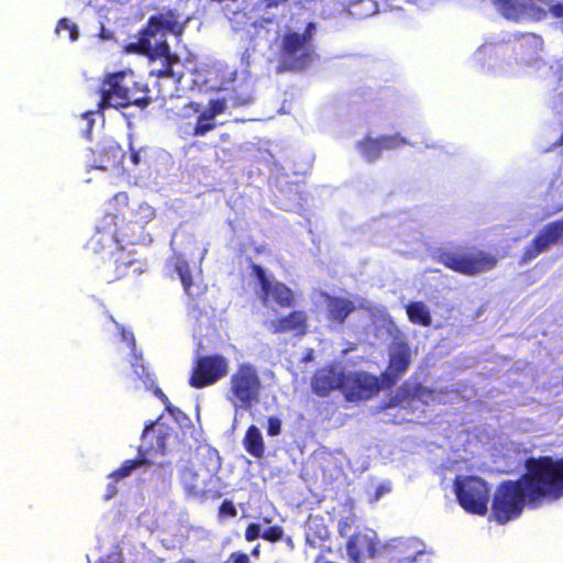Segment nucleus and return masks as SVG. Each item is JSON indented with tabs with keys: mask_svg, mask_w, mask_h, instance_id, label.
Wrapping results in <instances>:
<instances>
[{
	"mask_svg": "<svg viewBox=\"0 0 563 563\" xmlns=\"http://www.w3.org/2000/svg\"><path fill=\"white\" fill-rule=\"evenodd\" d=\"M131 345H132V347H134V346H135V340H134V338H133V335H132V334H131Z\"/></svg>",
	"mask_w": 563,
	"mask_h": 563,
	"instance_id": "53",
	"label": "nucleus"
},
{
	"mask_svg": "<svg viewBox=\"0 0 563 563\" xmlns=\"http://www.w3.org/2000/svg\"><path fill=\"white\" fill-rule=\"evenodd\" d=\"M155 395L163 401V404L165 405V409L169 413L174 415L176 411H179L177 408L173 407L168 397L163 393V390L161 388L156 387Z\"/></svg>",
	"mask_w": 563,
	"mask_h": 563,
	"instance_id": "37",
	"label": "nucleus"
},
{
	"mask_svg": "<svg viewBox=\"0 0 563 563\" xmlns=\"http://www.w3.org/2000/svg\"><path fill=\"white\" fill-rule=\"evenodd\" d=\"M497 11L515 22L540 21L547 18L541 0H492Z\"/></svg>",
	"mask_w": 563,
	"mask_h": 563,
	"instance_id": "12",
	"label": "nucleus"
},
{
	"mask_svg": "<svg viewBox=\"0 0 563 563\" xmlns=\"http://www.w3.org/2000/svg\"><path fill=\"white\" fill-rule=\"evenodd\" d=\"M384 490H385V489H384V487H383V486H379V487L377 488V490H376V496H375V500H377V499L380 497V495L384 493Z\"/></svg>",
	"mask_w": 563,
	"mask_h": 563,
	"instance_id": "49",
	"label": "nucleus"
},
{
	"mask_svg": "<svg viewBox=\"0 0 563 563\" xmlns=\"http://www.w3.org/2000/svg\"><path fill=\"white\" fill-rule=\"evenodd\" d=\"M282 432V421L279 418L272 416L267 419V434L269 437H276Z\"/></svg>",
	"mask_w": 563,
	"mask_h": 563,
	"instance_id": "35",
	"label": "nucleus"
},
{
	"mask_svg": "<svg viewBox=\"0 0 563 563\" xmlns=\"http://www.w3.org/2000/svg\"><path fill=\"white\" fill-rule=\"evenodd\" d=\"M411 364V347L407 340L396 339L388 349V364L380 374L383 385L386 388L394 387L406 374Z\"/></svg>",
	"mask_w": 563,
	"mask_h": 563,
	"instance_id": "11",
	"label": "nucleus"
},
{
	"mask_svg": "<svg viewBox=\"0 0 563 563\" xmlns=\"http://www.w3.org/2000/svg\"><path fill=\"white\" fill-rule=\"evenodd\" d=\"M168 432L162 424L151 422L145 427L142 433V443L139 446V455L164 454L166 451V441Z\"/></svg>",
	"mask_w": 563,
	"mask_h": 563,
	"instance_id": "18",
	"label": "nucleus"
},
{
	"mask_svg": "<svg viewBox=\"0 0 563 563\" xmlns=\"http://www.w3.org/2000/svg\"><path fill=\"white\" fill-rule=\"evenodd\" d=\"M345 371L331 363L318 368L311 377V389L319 397H328L332 391L342 393Z\"/></svg>",
	"mask_w": 563,
	"mask_h": 563,
	"instance_id": "14",
	"label": "nucleus"
},
{
	"mask_svg": "<svg viewBox=\"0 0 563 563\" xmlns=\"http://www.w3.org/2000/svg\"><path fill=\"white\" fill-rule=\"evenodd\" d=\"M188 19L183 20L181 13L177 9H166L147 19L146 24L137 33L135 42L128 43L124 46L125 53H146L150 52L152 38L172 34L179 36L183 34Z\"/></svg>",
	"mask_w": 563,
	"mask_h": 563,
	"instance_id": "6",
	"label": "nucleus"
},
{
	"mask_svg": "<svg viewBox=\"0 0 563 563\" xmlns=\"http://www.w3.org/2000/svg\"><path fill=\"white\" fill-rule=\"evenodd\" d=\"M63 30L68 32L69 38L71 41H76L78 38V30H77L76 24L71 23L66 18L60 19L56 25L57 33H59Z\"/></svg>",
	"mask_w": 563,
	"mask_h": 563,
	"instance_id": "33",
	"label": "nucleus"
},
{
	"mask_svg": "<svg viewBox=\"0 0 563 563\" xmlns=\"http://www.w3.org/2000/svg\"><path fill=\"white\" fill-rule=\"evenodd\" d=\"M452 490L457 496V475L452 479Z\"/></svg>",
	"mask_w": 563,
	"mask_h": 563,
	"instance_id": "46",
	"label": "nucleus"
},
{
	"mask_svg": "<svg viewBox=\"0 0 563 563\" xmlns=\"http://www.w3.org/2000/svg\"><path fill=\"white\" fill-rule=\"evenodd\" d=\"M284 536V529L282 526H271L262 532V538L268 542L275 543L279 541Z\"/></svg>",
	"mask_w": 563,
	"mask_h": 563,
	"instance_id": "32",
	"label": "nucleus"
},
{
	"mask_svg": "<svg viewBox=\"0 0 563 563\" xmlns=\"http://www.w3.org/2000/svg\"><path fill=\"white\" fill-rule=\"evenodd\" d=\"M252 275L256 278L260 285V300L264 306L275 303L285 309L295 305V294L286 284L271 279L266 271L258 264L252 263L250 265Z\"/></svg>",
	"mask_w": 563,
	"mask_h": 563,
	"instance_id": "9",
	"label": "nucleus"
},
{
	"mask_svg": "<svg viewBox=\"0 0 563 563\" xmlns=\"http://www.w3.org/2000/svg\"><path fill=\"white\" fill-rule=\"evenodd\" d=\"M117 483L114 479H112L108 485H107V489H106V494L103 496V499L104 500H110L112 499L117 494H118V487H117Z\"/></svg>",
	"mask_w": 563,
	"mask_h": 563,
	"instance_id": "40",
	"label": "nucleus"
},
{
	"mask_svg": "<svg viewBox=\"0 0 563 563\" xmlns=\"http://www.w3.org/2000/svg\"><path fill=\"white\" fill-rule=\"evenodd\" d=\"M97 563H121L120 561L118 562H110L108 560H99Z\"/></svg>",
	"mask_w": 563,
	"mask_h": 563,
	"instance_id": "52",
	"label": "nucleus"
},
{
	"mask_svg": "<svg viewBox=\"0 0 563 563\" xmlns=\"http://www.w3.org/2000/svg\"><path fill=\"white\" fill-rule=\"evenodd\" d=\"M238 515V510L230 499H224L218 509V517L220 520L228 519V518H234Z\"/></svg>",
	"mask_w": 563,
	"mask_h": 563,
	"instance_id": "31",
	"label": "nucleus"
},
{
	"mask_svg": "<svg viewBox=\"0 0 563 563\" xmlns=\"http://www.w3.org/2000/svg\"><path fill=\"white\" fill-rule=\"evenodd\" d=\"M227 109V101L223 98L211 99L208 108L203 111L207 114V119L214 120L216 117L222 114Z\"/></svg>",
	"mask_w": 563,
	"mask_h": 563,
	"instance_id": "29",
	"label": "nucleus"
},
{
	"mask_svg": "<svg viewBox=\"0 0 563 563\" xmlns=\"http://www.w3.org/2000/svg\"><path fill=\"white\" fill-rule=\"evenodd\" d=\"M134 373L140 377L144 379H151V374L147 373L146 367L143 364H133Z\"/></svg>",
	"mask_w": 563,
	"mask_h": 563,
	"instance_id": "41",
	"label": "nucleus"
},
{
	"mask_svg": "<svg viewBox=\"0 0 563 563\" xmlns=\"http://www.w3.org/2000/svg\"><path fill=\"white\" fill-rule=\"evenodd\" d=\"M96 114V111H86L82 114V118L87 121V130L90 132V130L93 126L95 120L93 117Z\"/></svg>",
	"mask_w": 563,
	"mask_h": 563,
	"instance_id": "42",
	"label": "nucleus"
},
{
	"mask_svg": "<svg viewBox=\"0 0 563 563\" xmlns=\"http://www.w3.org/2000/svg\"><path fill=\"white\" fill-rule=\"evenodd\" d=\"M244 450L255 459H262L265 453V443L260 428L255 424L247 427L242 440Z\"/></svg>",
	"mask_w": 563,
	"mask_h": 563,
	"instance_id": "22",
	"label": "nucleus"
},
{
	"mask_svg": "<svg viewBox=\"0 0 563 563\" xmlns=\"http://www.w3.org/2000/svg\"><path fill=\"white\" fill-rule=\"evenodd\" d=\"M357 148L368 162L378 159L383 152L379 137L373 139L371 136H365L357 143Z\"/></svg>",
	"mask_w": 563,
	"mask_h": 563,
	"instance_id": "25",
	"label": "nucleus"
},
{
	"mask_svg": "<svg viewBox=\"0 0 563 563\" xmlns=\"http://www.w3.org/2000/svg\"><path fill=\"white\" fill-rule=\"evenodd\" d=\"M114 199H115V200H119V201H122V202H124V203H126V202H128L129 197H128V194H126V192H119V194H117V195L114 196Z\"/></svg>",
	"mask_w": 563,
	"mask_h": 563,
	"instance_id": "44",
	"label": "nucleus"
},
{
	"mask_svg": "<svg viewBox=\"0 0 563 563\" xmlns=\"http://www.w3.org/2000/svg\"><path fill=\"white\" fill-rule=\"evenodd\" d=\"M439 262L444 264L446 267L457 272V254L442 252L439 254Z\"/></svg>",
	"mask_w": 563,
	"mask_h": 563,
	"instance_id": "34",
	"label": "nucleus"
},
{
	"mask_svg": "<svg viewBox=\"0 0 563 563\" xmlns=\"http://www.w3.org/2000/svg\"><path fill=\"white\" fill-rule=\"evenodd\" d=\"M231 563H251L250 558L246 553L235 551L230 554Z\"/></svg>",
	"mask_w": 563,
	"mask_h": 563,
	"instance_id": "38",
	"label": "nucleus"
},
{
	"mask_svg": "<svg viewBox=\"0 0 563 563\" xmlns=\"http://www.w3.org/2000/svg\"><path fill=\"white\" fill-rule=\"evenodd\" d=\"M345 504L349 506L351 510L354 508V499L347 498Z\"/></svg>",
	"mask_w": 563,
	"mask_h": 563,
	"instance_id": "50",
	"label": "nucleus"
},
{
	"mask_svg": "<svg viewBox=\"0 0 563 563\" xmlns=\"http://www.w3.org/2000/svg\"><path fill=\"white\" fill-rule=\"evenodd\" d=\"M169 267L176 272L181 280L186 295L191 298H198L206 291L205 286L196 285L192 280L189 263L181 254H174L168 258Z\"/></svg>",
	"mask_w": 563,
	"mask_h": 563,
	"instance_id": "20",
	"label": "nucleus"
},
{
	"mask_svg": "<svg viewBox=\"0 0 563 563\" xmlns=\"http://www.w3.org/2000/svg\"><path fill=\"white\" fill-rule=\"evenodd\" d=\"M135 55L146 56L148 60H162L161 68L152 69L150 75L156 78H173L175 76L173 67L179 63L177 54L172 53L170 46L166 40H159L154 46H150V52L134 53Z\"/></svg>",
	"mask_w": 563,
	"mask_h": 563,
	"instance_id": "15",
	"label": "nucleus"
},
{
	"mask_svg": "<svg viewBox=\"0 0 563 563\" xmlns=\"http://www.w3.org/2000/svg\"><path fill=\"white\" fill-rule=\"evenodd\" d=\"M176 563H196V562L192 559H183V560H179Z\"/></svg>",
	"mask_w": 563,
	"mask_h": 563,
	"instance_id": "51",
	"label": "nucleus"
},
{
	"mask_svg": "<svg viewBox=\"0 0 563 563\" xmlns=\"http://www.w3.org/2000/svg\"><path fill=\"white\" fill-rule=\"evenodd\" d=\"M269 331L273 334L292 333L295 336H303L309 331L308 314L303 310H292L269 322Z\"/></svg>",
	"mask_w": 563,
	"mask_h": 563,
	"instance_id": "16",
	"label": "nucleus"
},
{
	"mask_svg": "<svg viewBox=\"0 0 563 563\" xmlns=\"http://www.w3.org/2000/svg\"><path fill=\"white\" fill-rule=\"evenodd\" d=\"M327 319L342 325L356 310L354 301L341 296L324 295Z\"/></svg>",
	"mask_w": 563,
	"mask_h": 563,
	"instance_id": "21",
	"label": "nucleus"
},
{
	"mask_svg": "<svg viewBox=\"0 0 563 563\" xmlns=\"http://www.w3.org/2000/svg\"><path fill=\"white\" fill-rule=\"evenodd\" d=\"M385 387L382 378L365 371L345 373L342 395L349 402H360L372 399Z\"/></svg>",
	"mask_w": 563,
	"mask_h": 563,
	"instance_id": "10",
	"label": "nucleus"
},
{
	"mask_svg": "<svg viewBox=\"0 0 563 563\" xmlns=\"http://www.w3.org/2000/svg\"><path fill=\"white\" fill-rule=\"evenodd\" d=\"M123 155L119 145L102 147L95 159L93 167L101 170L114 169L121 163Z\"/></svg>",
	"mask_w": 563,
	"mask_h": 563,
	"instance_id": "23",
	"label": "nucleus"
},
{
	"mask_svg": "<svg viewBox=\"0 0 563 563\" xmlns=\"http://www.w3.org/2000/svg\"><path fill=\"white\" fill-rule=\"evenodd\" d=\"M461 441L468 443L472 453H474L475 449L478 448V441L471 440V434L468 431L460 432V442Z\"/></svg>",
	"mask_w": 563,
	"mask_h": 563,
	"instance_id": "39",
	"label": "nucleus"
},
{
	"mask_svg": "<svg viewBox=\"0 0 563 563\" xmlns=\"http://www.w3.org/2000/svg\"><path fill=\"white\" fill-rule=\"evenodd\" d=\"M563 497V460L551 457L527 461V473L518 481L504 482L496 490L492 516L499 523H506L523 510L525 503L536 507L543 499Z\"/></svg>",
	"mask_w": 563,
	"mask_h": 563,
	"instance_id": "2",
	"label": "nucleus"
},
{
	"mask_svg": "<svg viewBox=\"0 0 563 563\" xmlns=\"http://www.w3.org/2000/svg\"><path fill=\"white\" fill-rule=\"evenodd\" d=\"M562 239L563 222H553L544 227L533 240L532 244L526 249L522 262L527 263L532 261Z\"/></svg>",
	"mask_w": 563,
	"mask_h": 563,
	"instance_id": "17",
	"label": "nucleus"
},
{
	"mask_svg": "<svg viewBox=\"0 0 563 563\" xmlns=\"http://www.w3.org/2000/svg\"><path fill=\"white\" fill-rule=\"evenodd\" d=\"M489 492L486 483L476 476L460 478V506L466 511L484 515L487 511Z\"/></svg>",
	"mask_w": 563,
	"mask_h": 563,
	"instance_id": "13",
	"label": "nucleus"
},
{
	"mask_svg": "<svg viewBox=\"0 0 563 563\" xmlns=\"http://www.w3.org/2000/svg\"><path fill=\"white\" fill-rule=\"evenodd\" d=\"M262 389L257 368L244 362L230 376L227 399L235 410H250L260 402Z\"/></svg>",
	"mask_w": 563,
	"mask_h": 563,
	"instance_id": "5",
	"label": "nucleus"
},
{
	"mask_svg": "<svg viewBox=\"0 0 563 563\" xmlns=\"http://www.w3.org/2000/svg\"><path fill=\"white\" fill-rule=\"evenodd\" d=\"M496 264L497 258L483 251L474 250L460 254V273L474 275L489 271Z\"/></svg>",
	"mask_w": 563,
	"mask_h": 563,
	"instance_id": "19",
	"label": "nucleus"
},
{
	"mask_svg": "<svg viewBox=\"0 0 563 563\" xmlns=\"http://www.w3.org/2000/svg\"><path fill=\"white\" fill-rule=\"evenodd\" d=\"M379 142H380L382 151L396 150V148L405 146L409 143L407 141V139L401 136L400 134L382 135V136H379Z\"/></svg>",
	"mask_w": 563,
	"mask_h": 563,
	"instance_id": "28",
	"label": "nucleus"
},
{
	"mask_svg": "<svg viewBox=\"0 0 563 563\" xmlns=\"http://www.w3.org/2000/svg\"><path fill=\"white\" fill-rule=\"evenodd\" d=\"M132 86H136L132 73L128 74L121 70L108 74L99 89L98 109L103 110L111 107L119 109L130 106L147 107L151 103V98L146 93L137 96V91L133 90Z\"/></svg>",
	"mask_w": 563,
	"mask_h": 563,
	"instance_id": "3",
	"label": "nucleus"
},
{
	"mask_svg": "<svg viewBox=\"0 0 563 563\" xmlns=\"http://www.w3.org/2000/svg\"><path fill=\"white\" fill-rule=\"evenodd\" d=\"M154 218V210L147 205H140L135 219L124 223L123 219L107 213L95 233L87 242V249L103 256L102 278L108 283L126 277L140 276L145 263L126 246L135 244L144 232L146 223Z\"/></svg>",
	"mask_w": 563,
	"mask_h": 563,
	"instance_id": "1",
	"label": "nucleus"
},
{
	"mask_svg": "<svg viewBox=\"0 0 563 563\" xmlns=\"http://www.w3.org/2000/svg\"><path fill=\"white\" fill-rule=\"evenodd\" d=\"M406 312L411 323L429 327L432 323V318L429 308L422 301H410L406 305Z\"/></svg>",
	"mask_w": 563,
	"mask_h": 563,
	"instance_id": "24",
	"label": "nucleus"
},
{
	"mask_svg": "<svg viewBox=\"0 0 563 563\" xmlns=\"http://www.w3.org/2000/svg\"><path fill=\"white\" fill-rule=\"evenodd\" d=\"M197 474L191 468H186L181 474V479L188 490L198 494L201 492V485L196 479Z\"/></svg>",
	"mask_w": 563,
	"mask_h": 563,
	"instance_id": "30",
	"label": "nucleus"
},
{
	"mask_svg": "<svg viewBox=\"0 0 563 563\" xmlns=\"http://www.w3.org/2000/svg\"><path fill=\"white\" fill-rule=\"evenodd\" d=\"M287 0H264L265 7L267 9L277 8L278 5L285 3Z\"/></svg>",
	"mask_w": 563,
	"mask_h": 563,
	"instance_id": "43",
	"label": "nucleus"
},
{
	"mask_svg": "<svg viewBox=\"0 0 563 563\" xmlns=\"http://www.w3.org/2000/svg\"><path fill=\"white\" fill-rule=\"evenodd\" d=\"M263 521H264L265 523H269V522H271V519H269V518H267V517H265V518L263 519Z\"/></svg>",
	"mask_w": 563,
	"mask_h": 563,
	"instance_id": "54",
	"label": "nucleus"
},
{
	"mask_svg": "<svg viewBox=\"0 0 563 563\" xmlns=\"http://www.w3.org/2000/svg\"><path fill=\"white\" fill-rule=\"evenodd\" d=\"M311 354H312V351H310L309 354L306 355V360H310L311 358Z\"/></svg>",
	"mask_w": 563,
	"mask_h": 563,
	"instance_id": "55",
	"label": "nucleus"
},
{
	"mask_svg": "<svg viewBox=\"0 0 563 563\" xmlns=\"http://www.w3.org/2000/svg\"><path fill=\"white\" fill-rule=\"evenodd\" d=\"M355 514L343 517L338 522V533L341 538H346L345 550L347 563H365L377 556L379 550V538L375 530L368 527H357L351 533L353 525L356 522Z\"/></svg>",
	"mask_w": 563,
	"mask_h": 563,
	"instance_id": "4",
	"label": "nucleus"
},
{
	"mask_svg": "<svg viewBox=\"0 0 563 563\" xmlns=\"http://www.w3.org/2000/svg\"><path fill=\"white\" fill-rule=\"evenodd\" d=\"M229 373V360L219 353L200 355L194 360L188 384L202 389L217 384Z\"/></svg>",
	"mask_w": 563,
	"mask_h": 563,
	"instance_id": "8",
	"label": "nucleus"
},
{
	"mask_svg": "<svg viewBox=\"0 0 563 563\" xmlns=\"http://www.w3.org/2000/svg\"><path fill=\"white\" fill-rule=\"evenodd\" d=\"M131 161L134 165H139L140 164V154L137 152H132L131 153Z\"/></svg>",
	"mask_w": 563,
	"mask_h": 563,
	"instance_id": "45",
	"label": "nucleus"
},
{
	"mask_svg": "<svg viewBox=\"0 0 563 563\" xmlns=\"http://www.w3.org/2000/svg\"><path fill=\"white\" fill-rule=\"evenodd\" d=\"M145 462V456L140 455V457L125 460L121 466L110 473L109 478L119 482L129 475L139 466H141Z\"/></svg>",
	"mask_w": 563,
	"mask_h": 563,
	"instance_id": "26",
	"label": "nucleus"
},
{
	"mask_svg": "<svg viewBox=\"0 0 563 563\" xmlns=\"http://www.w3.org/2000/svg\"><path fill=\"white\" fill-rule=\"evenodd\" d=\"M220 140L222 142H230L231 141V135L229 133H222V134H220Z\"/></svg>",
	"mask_w": 563,
	"mask_h": 563,
	"instance_id": "47",
	"label": "nucleus"
},
{
	"mask_svg": "<svg viewBox=\"0 0 563 563\" xmlns=\"http://www.w3.org/2000/svg\"><path fill=\"white\" fill-rule=\"evenodd\" d=\"M260 548H261V547H260V544H257L256 547H254V548L252 549V551H251V554H252L253 556H258V554H260Z\"/></svg>",
	"mask_w": 563,
	"mask_h": 563,
	"instance_id": "48",
	"label": "nucleus"
},
{
	"mask_svg": "<svg viewBox=\"0 0 563 563\" xmlns=\"http://www.w3.org/2000/svg\"><path fill=\"white\" fill-rule=\"evenodd\" d=\"M245 540L249 542H252L256 540L257 538H262L261 527L258 523L252 522L249 523L245 533H244Z\"/></svg>",
	"mask_w": 563,
	"mask_h": 563,
	"instance_id": "36",
	"label": "nucleus"
},
{
	"mask_svg": "<svg viewBox=\"0 0 563 563\" xmlns=\"http://www.w3.org/2000/svg\"><path fill=\"white\" fill-rule=\"evenodd\" d=\"M216 128V122L212 119H207V114L201 112L197 117V122L194 126L192 135L194 136H203L208 132L212 131Z\"/></svg>",
	"mask_w": 563,
	"mask_h": 563,
	"instance_id": "27",
	"label": "nucleus"
},
{
	"mask_svg": "<svg viewBox=\"0 0 563 563\" xmlns=\"http://www.w3.org/2000/svg\"><path fill=\"white\" fill-rule=\"evenodd\" d=\"M313 29L314 24L310 22L303 33L289 31L284 34L278 51V60L284 69L300 71L311 64Z\"/></svg>",
	"mask_w": 563,
	"mask_h": 563,
	"instance_id": "7",
	"label": "nucleus"
}]
</instances>
